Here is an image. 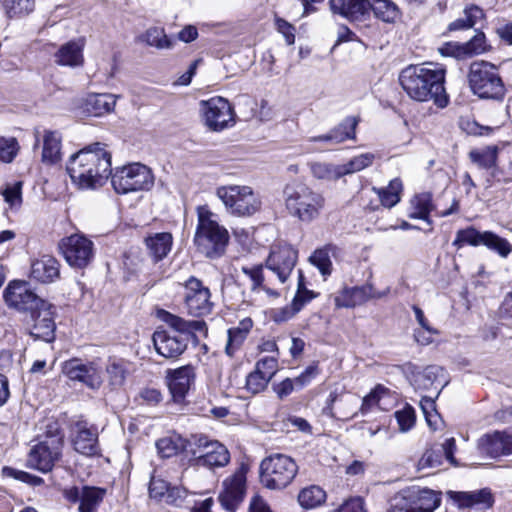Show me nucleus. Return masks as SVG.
<instances>
[{"label":"nucleus","instance_id":"obj_1","mask_svg":"<svg viewBox=\"0 0 512 512\" xmlns=\"http://www.w3.org/2000/svg\"><path fill=\"white\" fill-rule=\"evenodd\" d=\"M446 69L433 62L409 65L399 74V83L408 97L418 102L433 101L445 108L449 97L445 90Z\"/></svg>","mask_w":512,"mask_h":512},{"label":"nucleus","instance_id":"obj_2","mask_svg":"<svg viewBox=\"0 0 512 512\" xmlns=\"http://www.w3.org/2000/svg\"><path fill=\"white\" fill-rule=\"evenodd\" d=\"M66 169L80 189H96L111 175V154L101 143H94L72 155Z\"/></svg>","mask_w":512,"mask_h":512},{"label":"nucleus","instance_id":"obj_3","mask_svg":"<svg viewBox=\"0 0 512 512\" xmlns=\"http://www.w3.org/2000/svg\"><path fill=\"white\" fill-rule=\"evenodd\" d=\"M158 316L170 329H157L152 340L156 352L166 359H177L182 355L190 340L196 338V333L207 336V325L203 320H185L165 310L159 311Z\"/></svg>","mask_w":512,"mask_h":512},{"label":"nucleus","instance_id":"obj_4","mask_svg":"<svg viewBox=\"0 0 512 512\" xmlns=\"http://www.w3.org/2000/svg\"><path fill=\"white\" fill-rule=\"evenodd\" d=\"M283 197L288 213L306 224L313 222L321 215L326 203L321 193L300 182L286 184Z\"/></svg>","mask_w":512,"mask_h":512},{"label":"nucleus","instance_id":"obj_5","mask_svg":"<svg viewBox=\"0 0 512 512\" xmlns=\"http://www.w3.org/2000/svg\"><path fill=\"white\" fill-rule=\"evenodd\" d=\"M197 216L198 223L194 236L197 250L207 258L220 257L229 241L227 229L219 225L215 214L207 206H199Z\"/></svg>","mask_w":512,"mask_h":512},{"label":"nucleus","instance_id":"obj_6","mask_svg":"<svg viewBox=\"0 0 512 512\" xmlns=\"http://www.w3.org/2000/svg\"><path fill=\"white\" fill-rule=\"evenodd\" d=\"M467 78L472 93L480 99L503 101L505 98L506 86L495 64L474 61L470 64Z\"/></svg>","mask_w":512,"mask_h":512},{"label":"nucleus","instance_id":"obj_7","mask_svg":"<svg viewBox=\"0 0 512 512\" xmlns=\"http://www.w3.org/2000/svg\"><path fill=\"white\" fill-rule=\"evenodd\" d=\"M298 472L296 462L284 454H274L264 458L260 464V481L268 489L286 488Z\"/></svg>","mask_w":512,"mask_h":512},{"label":"nucleus","instance_id":"obj_8","mask_svg":"<svg viewBox=\"0 0 512 512\" xmlns=\"http://www.w3.org/2000/svg\"><path fill=\"white\" fill-rule=\"evenodd\" d=\"M217 197L224 204L227 212L238 217H248L261 208L259 196L249 186L229 185L216 190Z\"/></svg>","mask_w":512,"mask_h":512},{"label":"nucleus","instance_id":"obj_9","mask_svg":"<svg viewBox=\"0 0 512 512\" xmlns=\"http://www.w3.org/2000/svg\"><path fill=\"white\" fill-rule=\"evenodd\" d=\"M441 501L440 492L429 488L410 487L393 497L388 512H434Z\"/></svg>","mask_w":512,"mask_h":512},{"label":"nucleus","instance_id":"obj_10","mask_svg":"<svg viewBox=\"0 0 512 512\" xmlns=\"http://www.w3.org/2000/svg\"><path fill=\"white\" fill-rule=\"evenodd\" d=\"M63 444V435L58 428L48 430L45 438L30 449L26 466L42 473L50 472L62 456Z\"/></svg>","mask_w":512,"mask_h":512},{"label":"nucleus","instance_id":"obj_11","mask_svg":"<svg viewBox=\"0 0 512 512\" xmlns=\"http://www.w3.org/2000/svg\"><path fill=\"white\" fill-rule=\"evenodd\" d=\"M111 183L116 193L128 194L149 190L154 185V176L149 167L132 163L111 171Z\"/></svg>","mask_w":512,"mask_h":512},{"label":"nucleus","instance_id":"obj_12","mask_svg":"<svg viewBox=\"0 0 512 512\" xmlns=\"http://www.w3.org/2000/svg\"><path fill=\"white\" fill-rule=\"evenodd\" d=\"M200 112L205 126L214 132H220L235 123L233 109L228 100L222 97L202 100Z\"/></svg>","mask_w":512,"mask_h":512},{"label":"nucleus","instance_id":"obj_13","mask_svg":"<svg viewBox=\"0 0 512 512\" xmlns=\"http://www.w3.org/2000/svg\"><path fill=\"white\" fill-rule=\"evenodd\" d=\"M3 297L8 307L24 313L25 316L36 311V309L45 307L48 303L37 296L29 288L28 283L24 281H13L9 283L3 292Z\"/></svg>","mask_w":512,"mask_h":512},{"label":"nucleus","instance_id":"obj_14","mask_svg":"<svg viewBox=\"0 0 512 512\" xmlns=\"http://www.w3.org/2000/svg\"><path fill=\"white\" fill-rule=\"evenodd\" d=\"M59 249L66 262L75 268L86 267L94 257V244L82 234H72L61 239Z\"/></svg>","mask_w":512,"mask_h":512},{"label":"nucleus","instance_id":"obj_15","mask_svg":"<svg viewBox=\"0 0 512 512\" xmlns=\"http://www.w3.org/2000/svg\"><path fill=\"white\" fill-rule=\"evenodd\" d=\"M247 468L241 465L234 474L227 477L222 483V490L218 500L227 512H236L246 495Z\"/></svg>","mask_w":512,"mask_h":512},{"label":"nucleus","instance_id":"obj_16","mask_svg":"<svg viewBox=\"0 0 512 512\" xmlns=\"http://www.w3.org/2000/svg\"><path fill=\"white\" fill-rule=\"evenodd\" d=\"M185 291V304L189 314L201 317L211 313V293L201 280L190 277L185 283Z\"/></svg>","mask_w":512,"mask_h":512},{"label":"nucleus","instance_id":"obj_17","mask_svg":"<svg viewBox=\"0 0 512 512\" xmlns=\"http://www.w3.org/2000/svg\"><path fill=\"white\" fill-rule=\"evenodd\" d=\"M52 305L47 303L45 307L36 309L25 316V322L29 326V333L35 339L51 342L55 338L56 325Z\"/></svg>","mask_w":512,"mask_h":512},{"label":"nucleus","instance_id":"obj_18","mask_svg":"<svg viewBox=\"0 0 512 512\" xmlns=\"http://www.w3.org/2000/svg\"><path fill=\"white\" fill-rule=\"evenodd\" d=\"M480 454L498 458L512 454V428L486 433L477 441Z\"/></svg>","mask_w":512,"mask_h":512},{"label":"nucleus","instance_id":"obj_19","mask_svg":"<svg viewBox=\"0 0 512 512\" xmlns=\"http://www.w3.org/2000/svg\"><path fill=\"white\" fill-rule=\"evenodd\" d=\"M297 258L298 252L290 245L276 246L266 260V268L276 274L281 283H285L296 265Z\"/></svg>","mask_w":512,"mask_h":512},{"label":"nucleus","instance_id":"obj_20","mask_svg":"<svg viewBox=\"0 0 512 512\" xmlns=\"http://www.w3.org/2000/svg\"><path fill=\"white\" fill-rule=\"evenodd\" d=\"M196 444L199 448H203V451L199 455L196 451L193 452L195 465L214 468L228 464L230 454L226 447L218 441L209 442L206 437H199Z\"/></svg>","mask_w":512,"mask_h":512},{"label":"nucleus","instance_id":"obj_21","mask_svg":"<svg viewBox=\"0 0 512 512\" xmlns=\"http://www.w3.org/2000/svg\"><path fill=\"white\" fill-rule=\"evenodd\" d=\"M389 288L376 291L371 284L344 288L335 296V305L338 308H353L366 303L370 299H380L388 295Z\"/></svg>","mask_w":512,"mask_h":512},{"label":"nucleus","instance_id":"obj_22","mask_svg":"<svg viewBox=\"0 0 512 512\" xmlns=\"http://www.w3.org/2000/svg\"><path fill=\"white\" fill-rule=\"evenodd\" d=\"M63 372L69 379L80 381L91 389H98L102 384L101 371L94 362L71 359L64 363Z\"/></svg>","mask_w":512,"mask_h":512},{"label":"nucleus","instance_id":"obj_23","mask_svg":"<svg viewBox=\"0 0 512 512\" xmlns=\"http://www.w3.org/2000/svg\"><path fill=\"white\" fill-rule=\"evenodd\" d=\"M322 413L336 420L348 421L358 413V399L354 395L331 392Z\"/></svg>","mask_w":512,"mask_h":512},{"label":"nucleus","instance_id":"obj_24","mask_svg":"<svg viewBox=\"0 0 512 512\" xmlns=\"http://www.w3.org/2000/svg\"><path fill=\"white\" fill-rule=\"evenodd\" d=\"M168 387L174 401L181 402L195 381V369L185 365L167 372Z\"/></svg>","mask_w":512,"mask_h":512},{"label":"nucleus","instance_id":"obj_25","mask_svg":"<svg viewBox=\"0 0 512 512\" xmlns=\"http://www.w3.org/2000/svg\"><path fill=\"white\" fill-rule=\"evenodd\" d=\"M72 444L74 450L84 456L93 457L100 455L97 430L95 428H88L85 422H77L75 424Z\"/></svg>","mask_w":512,"mask_h":512},{"label":"nucleus","instance_id":"obj_26","mask_svg":"<svg viewBox=\"0 0 512 512\" xmlns=\"http://www.w3.org/2000/svg\"><path fill=\"white\" fill-rule=\"evenodd\" d=\"M330 9L350 22L363 21L370 13V0H329Z\"/></svg>","mask_w":512,"mask_h":512},{"label":"nucleus","instance_id":"obj_27","mask_svg":"<svg viewBox=\"0 0 512 512\" xmlns=\"http://www.w3.org/2000/svg\"><path fill=\"white\" fill-rule=\"evenodd\" d=\"M447 496L460 509L475 506L491 507L493 496L488 488L476 491H448Z\"/></svg>","mask_w":512,"mask_h":512},{"label":"nucleus","instance_id":"obj_28","mask_svg":"<svg viewBox=\"0 0 512 512\" xmlns=\"http://www.w3.org/2000/svg\"><path fill=\"white\" fill-rule=\"evenodd\" d=\"M60 277V263L51 255H42L31 262L30 278L40 283H52Z\"/></svg>","mask_w":512,"mask_h":512},{"label":"nucleus","instance_id":"obj_29","mask_svg":"<svg viewBox=\"0 0 512 512\" xmlns=\"http://www.w3.org/2000/svg\"><path fill=\"white\" fill-rule=\"evenodd\" d=\"M252 326V320L250 318H244L237 326L228 329V339L225 347V352L228 356L233 357L241 348Z\"/></svg>","mask_w":512,"mask_h":512},{"label":"nucleus","instance_id":"obj_30","mask_svg":"<svg viewBox=\"0 0 512 512\" xmlns=\"http://www.w3.org/2000/svg\"><path fill=\"white\" fill-rule=\"evenodd\" d=\"M116 104L113 94H90L84 101V110L91 116H102L112 111Z\"/></svg>","mask_w":512,"mask_h":512},{"label":"nucleus","instance_id":"obj_31","mask_svg":"<svg viewBox=\"0 0 512 512\" xmlns=\"http://www.w3.org/2000/svg\"><path fill=\"white\" fill-rule=\"evenodd\" d=\"M173 237L171 233H155L145 239L146 247L154 261H160L171 251Z\"/></svg>","mask_w":512,"mask_h":512},{"label":"nucleus","instance_id":"obj_32","mask_svg":"<svg viewBox=\"0 0 512 512\" xmlns=\"http://www.w3.org/2000/svg\"><path fill=\"white\" fill-rule=\"evenodd\" d=\"M83 45L70 41L62 45L55 54V62L61 66L77 67L83 64Z\"/></svg>","mask_w":512,"mask_h":512},{"label":"nucleus","instance_id":"obj_33","mask_svg":"<svg viewBox=\"0 0 512 512\" xmlns=\"http://www.w3.org/2000/svg\"><path fill=\"white\" fill-rule=\"evenodd\" d=\"M61 159V136L56 131H45L43 136L42 161L55 164Z\"/></svg>","mask_w":512,"mask_h":512},{"label":"nucleus","instance_id":"obj_34","mask_svg":"<svg viewBox=\"0 0 512 512\" xmlns=\"http://www.w3.org/2000/svg\"><path fill=\"white\" fill-rule=\"evenodd\" d=\"M372 190L377 194L382 206L392 208L401 200L403 184L400 178H394L389 182L387 187H373Z\"/></svg>","mask_w":512,"mask_h":512},{"label":"nucleus","instance_id":"obj_35","mask_svg":"<svg viewBox=\"0 0 512 512\" xmlns=\"http://www.w3.org/2000/svg\"><path fill=\"white\" fill-rule=\"evenodd\" d=\"M482 8L476 5L467 6L463 16L448 25V31L467 30L472 28L478 21L484 18Z\"/></svg>","mask_w":512,"mask_h":512},{"label":"nucleus","instance_id":"obj_36","mask_svg":"<svg viewBox=\"0 0 512 512\" xmlns=\"http://www.w3.org/2000/svg\"><path fill=\"white\" fill-rule=\"evenodd\" d=\"M106 495V489L84 486L81 489V502L79 512H94Z\"/></svg>","mask_w":512,"mask_h":512},{"label":"nucleus","instance_id":"obj_37","mask_svg":"<svg viewBox=\"0 0 512 512\" xmlns=\"http://www.w3.org/2000/svg\"><path fill=\"white\" fill-rule=\"evenodd\" d=\"M432 209V195L428 192L418 194L411 200V211L409 213V217L411 219H421L430 223L429 214Z\"/></svg>","mask_w":512,"mask_h":512},{"label":"nucleus","instance_id":"obj_38","mask_svg":"<svg viewBox=\"0 0 512 512\" xmlns=\"http://www.w3.org/2000/svg\"><path fill=\"white\" fill-rule=\"evenodd\" d=\"M140 40L148 46L159 50L172 49L174 41L170 39L161 27H150L141 36Z\"/></svg>","mask_w":512,"mask_h":512},{"label":"nucleus","instance_id":"obj_39","mask_svg":"<svg viewBox=\"0 0 512 512\" xmlns=\"http://www.w3.org/2000/svg\"><path fill=\"white\" fill-rule=\"evenodd\" d=\"M109 385L120 388L124 385L129 373L128 363L123 359H110L106 366Z\"/></svg>","mask_w":512,"mask_h":512},{"label":"nucleus","instance_id":"obj_40","mask_svg":"<svg viewBox=\"0 0 512 512\" xmlns=\"http://www.w3.org/2000/svg\"><path fill=\"white\" fill-rule=\"evenodd\" d=\"M370 10L378 19L387 23H393L399 17L398 7L390 0H372Z\"/></svg>","mask_w":512,"mask_h":512},{"label":"nucleus","instance_id":"obj_41","mask_svg":"<svg viewBox=\"0 0 512 512\" xmlns=\"http://www.w3.org/2000/svg\"><path fill=\"white\" fill-rule=\"evenodd\" d=\"M357 125L358 119L356 117H346L341 123L330 130L333 143L340 144L347 139H355Z\"/></svg>","mask_w":512,"mask_h":512},{"label":"nucleus","instance_id":"obj_42","mask_svg":"<svg viewBox=\"0 0 512 512\" xmlns=\"http://www.w3.org/2000/svg\"><path fill=\"white\" fill-rule=\"evenodd\" d=\"M326 499L325 491L316 485L302 489L298 495V502L305 509H312L321 505Z\"/></svg>","mask_w":512,"mask_h":512},{"label":"nucleus","instance_id":"obj_43","mask_svg":"<svg viewBox=\"0 0 512 512\" xmlns=\"http://www.w3.org/2000/svg\"><path fill=\"white\" fill-rule=\"evenodd\" d=\"M310 171L319 180H337L343 176L340 165L324 162L310 163Z\"/></svg>","mask_w":512,"mask_h":512},{"label":"nucleus","instance_id":"obj_44","mask_svg":"<svg viewBox=\"0 0 512 512\" xmlns=\"http://www.w3.org/2000/svg\"><path fill=\"white\" fill-rule=\"evenodd\" d=\"M498 149L495 146H488L480 150H472L469 153L471 161L480 168L490 169L495 166Z\"/></svg>","mask_w":512,"mask_h":512},{"label":"nucleus","instance_id":"obj_45","mask_svg":"<svg viewBox=\"0 0 512 512\" xmlns=\"http://www.w3.org/2000/svg\"><path fill=\"white\" fill-rule=\"evenodd\" d=\"M482 245L497 252L502 257H507L512 252V245L506 239L491 231H484Z\"/></svg>","mask_w":512,"mask_h":512},{"label":"nucleus","instance_id":"obj_46","mask_svg":"<svg viewBox=\"0 0 512 512\" xmlns=\"http://www.w3.org/2000/svg\"><path fill=\"white\" fill-rule=\"evenodd\" d=\"M484 237V231H478L474 227H468L466 229H461L457 232L456 238L453 241V245L457 247H461L464 244H468L471 246H480L482 245Z\"/></svg>","mask_w":512,"mask_h":512},{"label":"nucleus","instance_id":"obj_47","mask_svg":"<svg viewBox=\"0 0 512 512\" xmlns=\"http://www.w3.org/2000/svg\"><path fill=\"white\" fill-rule=\"evenodd\" d=\"M375 159L372 153H363L353 157L349 162L340 165L343 176L359 172L372 165Z\"/></svg>","mask_w":512,"mask_h":512},{"label":"nucleus","instance_id":"obj_48","mask_svg":"<svg viewBox=\"0 0 512 512\" xmlns=\"http://www.w3.org/2000/svg\"><path fill=\"white\" fill-rule=\"evenodd\" d=\"M462 45L467 58L480 55L489 49L485 34L481 31H477L473 38Z\"/></svg>","mask_w":512,"mask_h":512},{"label":"nucleus","instance_id":"obj_49","mask_svg":"<svg viewBox=\"0 0 512 512\" xmlns=\"http://www.w3.org/2000/svg\"><path fill=\"white\" fill-rule=\"evenodd\" d=\"M20 150L15 137H0V162L11 163Z\"/></svg>","mask_w":512,"mask_h":512},{"label":"nucleus","instance_id":"obj_50","mask_svg":"<svg viewBox=\"0 0 512 512\" xmlns=\"http://www.w3.org/2000/svg\"><path fill=\"white\" fill-rule=\"evenodd\" d=\"M309 261L319 269L324 277L331 274L332 262L327 247L315 250L310 256Z\"/></svg>","mask_w":512,"mask_h":512},{"label":"nucleus","instance_id":"obj_51","mask_svg":"<svg viewBox=\"0 0 512 512\" xmlns=\"http://www.w3.org/2000/svg\"><path fill=\"white\" fill-rule=\"evenodd\" d=\"M315 297L316 294L313 291L306 288L302 271L298 270V288L296 295L293 299V305L295 306V310L300 311L305 304L310 302Z\"/></svg>","mask_w":512,"mask_h":512},{"label":"nucleus","instance_id":"obj_52","mask_svg":"<svg viewBox=\"0 0 512 512\" xmlns=\"http://www.w3.org/2000/svg\"><path fill=\"white\" fill-rule=\"evenodd\" d=\"M389 394V389L382 386L377 385L368 395H366L363 400L359 411L362 414H366L370 411L373 406H380L381 399Z\"/></svg>","mask_w":512,"mask_h":512},{"label":"nucleus","instance_id":"obj_53","mask_svg":"<svg viewBox=\"0 0 512 512\" xmlns=\"http://www.w3.org/2000/svg\"><path fill=\"white\" fill-rule=\"evenodd\" d=\"M0 2L10 17L27 14L34 8V0H0Z\"/></svg>","mask_w":512,"mask_h":512},{"label":"nucleus","instance_id":"obj_54","mask_svg":"<svg viewBox=\"0 0 512 512\" xmlns=\"http://www.w3.org/2000/svg\"><path fill=\"white\" fill-rule=\"evenodd\" d=\"M395 418L397 420L399 430L401 432H407L415 425V410L412 406L406 405L401 410L395 412Z\"/></svg>","mask_w":512,"mask_h":512},{"label":"nucleus","instance_id":"obj_55","mask_svg":"<svg viewBox=\"0 0 512 512\" xmlns=\"http://www.w3.org/2000/svg\"><path fill=\"white\" fill-rule=\"evenodd\" d=\"M269 379L260 374L256 369L252 371L246 379V388L252 393L256 394L263 391L268 383Z\"/></svg>","mask_w":512,"mask_h":512},{"label":"nucleus","instance_id":"obj_56","mask_svg":"<svg viewBox=\"0 0 512 512\" xmlns=\"http://www.w3.org/2000/svg\"><path fill=\"white\" fill-rule=\"evenodd\" d=\"M4 200L11 206L20 205L22 202V182L18 181L8 185L3 191Z\"/></svg>","mask_w":512,"mask_h":512},{"label":"nucleus","instance_id":"obj_57","mask_svg":"<svg viewBox=\"0 0 512 512\" xmlns=\"http://www.w3.org/2000/svg\"><path fill=\"white\" fill-rule=\"evenodd\" d=\"M277 367L278 362L274 357H265L260 359L255 365V369L269 380H271V378L276 373Z\"/></svg>","mask_w":512,"mask_h":512},{"label":"nucleus","instance_id":"obj_58","mask_svg":"<svg viewBox=\"0 0 512 512\" xmlns=\"http://www.w3.org/2000/svg\"><path fill=\"white\" fill-rule=\"evenodd\" d=\"M242 272L252 281V291H257L262 287L264 281L262 265L242 267Z\"/></svg>","mask_w":512,"mask_h":512},{"label":"nucleus","instance_id":"obj_59","mask_svg":"<svg viewBox=\"0 0 512 512\" xmlns=\"http://www.w3.org/2000/svg\"><path fill=\"white\" fill-rule=\"evenodd\" d=\"M441 465V452L435 450H426L419 459V469L435 468Z\"/></svg>","mask_w":512,"mask_h":512},{"label":"nucleus","instance_id":"obj_60","mask_svg":"<svg viewBox=\"0 0 512 512\" xmlns=\"http://www.w3.org/2000/svg\"><path fill=\"white\" fill-rule=\"evenodd\" d=\"M158 454L162 458H169L177 454L178 446L171 438H161L156 442Z\"/></svg>","mask_w":512,"mask_h":512},{"label":"nucleus","instance_id":"obj_61","mask_svg":"<svg viewBox=\"0 0 512 512\" xmlns=\"http://www.w3.org/2000/svg\"><path fill=\"white\" fill-rule=\"evenodd\" d=\"M318 374L317 365L308 366L299 376L292 379L297 389H302L309 384L313 378Z\"/></svg>","mask_w":512,"mask_h":512},{"label":"nucleus","instance_id":"obj_62","mask_svg":"<svg viewBox=\"0 0 512 512\" xmlns=\"http://www.w3.org/2000/svg\"><path fill=\"white\" fill-rule=\"evenodd\" d=\"M439 52L443 56H451L457 59H466L463 45L460 43H446L439 48Z\"/></svg>","mask_w":512,"mask_h":512},{"label":"nucleus","instance_id":"obj_63","mask_svg":"<svg viewBox=\"0 0 512 512\" xmlns=\"http://www.w3.org/2000/svg\"><path fill=\"white\" fill-rule=\"evenodd\" d=\"M276 25L278 31L283 34L288 45H292L295 42L294 27L283 19H276Z\"/></svg>","mask_w":512,"mask_h":512},{"label":"nucleus","instance_id":"obj_64","mask_svg":"<svg viewBox=\"0 0 512 512\" xmlns=\"http://www.w3.org/2000/svg\"><path fill=\"white\" fill-rule=\"evenodd\" d=\"M334 512H367L364 509V503L361 498H353L346 501L338 510Z\"/></svg>","mask_w":512,"mask_h":512}]
</instances>
